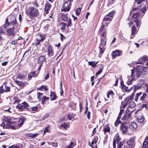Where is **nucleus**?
Here are the masks:
<instances>
[{
    "label": "nucleus",
    "instance_id": "1",
    "mask_svg": "<svg viewBox=\"0 0 148 148\" xmlns=\"http://www.w3.org/2000/svg\"><path fill=\"white\" fill-rule=\"evenodd\" d=\"M38 13V10L33 7H30L28 8V10L26 11V13L29 16L33 17L37 16Z\"/></svg>",
    "mask_w": 148,
    "mask_h": 148
},
{
    "label": "nucleus",
    "instance_id": "2",
    "mask_svg": "<svg viewBox=\"0 0 148 148\" xmlns=\"http://www.w3.org/2000/svg\"><path fill=\"white\" fill-rule=\"evenodd\" d=\"M71 4H70V2L66 1L64 2L62 5V11L67 12L69 11L71 7Z\"/></svg>",
    "mask_w": 148,
    "mask_h": 148
},
{
    "label": "nucleus",
    "instance_id": "3",
    "mask_svg": "<svg viewBox=\"0 0 148 148\" xmlns=\"http://www.w3.org/2000/svg\"><path fill=\"white\" fill-rule=\"evenodd\" d=\"M114 13V11H112L106 15L103 19V21H111L113 18V14Z\"/></svg>",
    "mask_w": 148,
    "mask_h": 148
},
{
    "label": "nucleus",
    "instance_id": "4",
    "mask_svg": "<svg viewBox=\"0 0 148 148\" xmlns=\"http://www.w3.org/2000/svg\"><path fill=\"white\" fill-rule=\"evenodd\" d=\"M142 94V93L139 92L137 93L135 97V100L136 101H137L139 98L140 97V101H143L147 96V95L145 93H144L143 94V96H141V95Z\"/></svg>",
    "mask_w": 148,
    "mask_h": 148
},
{
    "label": "nucleus",
    "instance_id": "5",
    "mask_svg": "<svg viewBox=\"0 0 148 148\" xmlns=\"http://www.w3.org/2000/svg\"><path fill=\"white\" fill-rule=\"evenodd\" d=\"M120 130L123 133H125L127 132L128 127L126 125V123L125 122H123L120 126Z\"/></svg>",
    "mask_w": 148,
    "mask_h": 148
},
{
    "label": "nucleus",
    "instance_id": "6",
    "mask_svg": "<svg viewBox=\"0 0 148 148\" xmlns=\"http://www.w3.org/2000/svg\"><path fill=\"white\" fill-rule=\"evenodd\" d=\"M132 111L130 112L128 109L126 110L125 114L121 119L122 120H125L130 118L131 116V113Z\"/></svg>",
    "mask_w": 148,
    "mask_h": 148
},
{
    "label": "nucleus",
    "instance_id": "7",
    "mask_svg": "<svg viewBox=\"0 0 148 148\" xmlns=\"http://www.w3.org/2000/svg\"><path fill=\"white\" fill-rule=\"evenodd\" d=\"M16 119L14 118H11L10 117H6L4 120L8 124H11L15 122L14 121Z\"/></svg>",
    "mask_w": 148,
    "mask_h": 148
},
{
    "label": "nucleus",
    "instance_id": "8",
    "mask_svg": "<svg viewBox=\"0 0 148 148\" xmlns=\"http://www.w3.org/2000/svg\"><path fill=\"white\" fill-rule=\"evenodd\" d=\"M129 101V97H126L124 100V101H122L121 106V108H124L127 105V103L128 101Z\"/></svg>",
    "mask_w": 148,
    "mask_h": 148
},
{
    "label": "nucleus",
    "instance_id": "9",
    "mask_svg": "<svg viewBox=\"0 0 148 148\" xmlns=\"http://www.w3.org/2000/svg\"><path fill=\"white\" fill-rule=\"evenodd\" d=\"M140 83L139 84H138L135 86L134 92H135L136 90H138L139 88L142 87V85L144 84V81L143 80H140Z\"/></svg>",
    "mask_w": 148,
    "mask_h": 148
},
{
    "label": "nucleus",
    "instance_id": "10",
    "mask_svg": "<svg viewBox=\"0 0 148 148\" xmlns=\"http://www.w3.org/2000/svg\"><path fill=\"white\" fill-rule=\"evenodd\" d=\"M11 24L12 25H15L17 23L16 18L13 16H11L10 17Z\"/></svg>",
    "mask_w": 148,
    "mask_h": 148
},
{
    "label": "nucleus",
    "instance_id": "11",
    "mask_svg": "<svg viewBox=\"0 0 148 148\" xmlns=\"http://www.w3.org/2000/svg\"><path fill=\"white\" fill-rule=\"evenodd\" d=\"M38 108L37 107H32L28 108V111L32 113H35V111H37Z\"/></svg>",
    "mask_w": 148,
    "mask_h": 148
},
{
    "label": "nucleus",
    "instance_id": "12",
    "mask_svg": "<svg viewBox=\"0 0 148 148\" xmlns=\"http://www.w3.org/2000/svg\"><path fill=\"white\" fill-rule=\"evenodd\" d=\"M48 55L49 56H52L53 54V51L52 49V47L50 46H49L48 47Z\"/></svg>",
    "mask_w": 148,
    "mask_h": 148
},
{
    "label": "nucleus",
    "instance_id": "13",
    "mask_svg": "<svg viewBox=\"0 0 148 148\" xmlns=\"http://www.w3.org/2000/svg\"><path fill=\"white\" fill-rule=\"evenodd\" d=\"M136 29L135 27L134 26H133L132 29V34L130 36V38H134V34H136Z\"/></svg>",
    "mask_w": 148,
    "mask_h": 148
},
{
    "label": "nucleus",
    "instance_id": "14",
    "mask_svg": "<svg viewBox=\"0 0 148 148\" xmlns=\"http://www.w3.org/2000/svg\"><path fill=\"white\" fill-rule=\"evenodd\" d=\"M101 42L99 46L104 47L106 45V38H101Z\"/></svg>",
    "mask_w": 148,
    "mask_h": 148
},
{
    "label": "nucleus",
    "instance_id": "15",
    "mask_svg": "<svg viewBox=\"0 0 148 148\" xmlns=\"http://www.w3.org/2000/svg\"><path fill=\"white\" fill-rule=\"evenodd\" d=\"M14 27L10 29H9L7 31V33H8V35L10 36H12L14 34Z\"/></svg>",
    "mask_w": 148,
    "mask_h": 148
},
{
    "label": "nucleus",
    "instance_id": "16",
    "mask_svg": "<svg viewBox=\"0 0 148 148\" xmlns=\"http://www.w3.org/2000/svg\"><path fill=\"white\" fill-rule=\"evenodd\" d=\"M45 59V56H40L38 58V62L39 63L42 64L43 63Z\"/></svg>",
    "mask_w": 148,
    "mask_h": 148
},
{
    "label": "nucleus",
    "instance_id": "17",
    "mask_svg": "<svg viewBox=\"0 0 148 148\" xmlns=\"http://www.w3.org/2000/svg\"><path fill=\"white\" fill-rule=\"evenodd\" d=\"M120 52L118 50H116L114 51H113L112 52V57L113 58H114L116 56H119Z\"/></svg>",
    "mask_w": 148,
    "mask_h": 148
},
{
    "label": "nucleus",
    "instance_id": "18",
    "mask_svg": "<svg viewBox=\"0 0 148 148\" xmlns=\"http://www.w3.org/2000/svg\"><path fill=\"white\" fill-rule=\"evenodd\" d=\"M144 119V118L143 117L142 115H141L140 116H138L137 117L136 121L139 123H141L143 122Z\"/></svg>",
    "mask_w": 148,
    "mask_h": 148
},
{
    "label": "nucleus",
    "instance_id": "19",
    "mask_svg": "<svg viewBox=\"0 0 148 148\" xmlns=\"http://www.w3.org/2000/svg\"><path fill=\"white\" fill-rule=\"evenodd\" d=\"M136 76L138 77H140L142 73L143 70L141 69H138L136 68Z\"/></svg>",
    "mask_w": 148,
    "mask_h": 148
},
{
    "label": "nucleus",
    "instance_id": "20",
    "mask_svg": "<svg viewBox=\"0 0 148 148\" xmlns=\"http://www.w3.org/2000/svg\"><path fill=\"white\" fill-rule=\"evenodd\" d=\"M137 127V125L135 122H132L131 123V125L130 126V128L132 130L136 128Z\"/></svg>",
    "mask_w": 148,
    "mask_h": 148
},
{
    "label": "nucleus",
    "instance_id": "21",
    "mask_svg": "<svg viewBox=\"0 0 148 148\" xmlns=\"http://www.w3.org/2000/svg\"><path fill=\"white\" fill-rule=\"evenodd\" d=\"M51 5L49 3H47L45 5V11L46 13L48 12V10L50 8Z\"/></svg>",
    "mask_w": 148,
    "mask_h": 148
},
{
    "label": "nucleus",
    "instance_id": "22",
    "mask_svg": "<svg viewBox=\"0 0 148 148\" xmlns=\"http://www.w3.org/2000/svg\"><path fill=\"white\" fill-rule=\"evenodd\" d=\"M127 144L128 145V146H131V148H132V146L133 145L134 143L133 139V138H131L127 142Z\"/></svg>",
    "mask_w": 148,
    "mask_h": 148
},
{
    "label": "nucleus",
    "instance_id": "23",
    "mask_svg": "<svg viewBox=\"0 0 148 148\" xmlns=\"http://www.w3.org/2000/svg\"><path fill=\"white\" fill-rule=\"evenodd\" d=\"M50 97L51 101L55 100L56 99V96L53 92H51Z\"/></svg>",
    "mask_w": 148,
    "mask_h": 148
},
{
    "label": "nucleus",
    "instance_id": "24",
    "mask_svg": "<svg viewBox=\"0 0 148 148\" xmlns=\"http://www.w3.org/2000/svg\"><path fill=\"white\" fill-rule=\"evenodd\" d=\"M121 85L122 86L123 88L126 91H128L129 90V89H128V87L124 85L123 81H122L121 82Z\"/></svg>",
    "mask_w": 148,
    "mask_h": 148
},
{
    "label": "nucleus",
    "instance_id": "25",
    "mask_svg": "<svg viewBox=\"0 0 148 148\" xmlns=\"http://www.w3.org/2000/svg\"><path fill=\"white\" fill-rule=\"evenodd\" d=\"M15 82L19 86L21 87H23L25 85V83L21 81H18L17 80H16L15 81Z\"/></svg>",
    "mask_w": 148,
    "mask_h": 148
},
{
    "label": "nucleus",
    "instance_id": "26",
    "mask_svg": "<svg viewBox=\"0 0 148 148\" xmlns=\"http://www.w3.org/2000/svg\"><path fill=\"white\" fill-rule=\"evenodd\" d=\"M98 62H96L95 61H91L88 62V63L89 65H91L92 67H94L96 66Z\"/></svg>",
    "mask_w": 148,
    "mask_h": 148
},
{
    "label": "nucleus",
    "instance_id": "27",
    "mask_svg": "<svg viewBox=\"0 0 148 148\" xmlns=\"http://www.w3.org/2000/svg\"><path fill=\"white\" fill-rule=\"evenodd\" d=\"M99 48L100 49L99 55H100V54L102 55L105 51L106 48L104 47L101 46H99Z\"/></svg>",
    "mask_w": 148,
    "mask_h": 148
},
{
    "label": "nucleus",
    "instance_id": "28",
    "mask_svg": "<svg viewBox=\"0 0 148 148\" xmlns=\"http://www.w3.org/2000/svg\"><path fill=\"white\" fill-rule=\"evenodd\" d=\"M135 105L136 104L133 101H130L129 102L128 107L129 108H132L135 107Z\"/></svg>",
    "mask_w": 148,
    "mask_h": 148
},
{
    "label": "nucleus",
    "instance_id": "29",
    "mask_svg": "<svg viewBox=\"0 0 148 148\" xmlns=\"http://www.w3.org/2000/svg\"><path fill=\"white\" fill-rule=\"evenodd\" d=\"M76 145L75 143H74L73 142H71L70 144L66 146L65 148H73L74 146Z\"/></svg>",
    "mask_w": 148,
    "mask_h": 148
},
{
    "label": "nucleus",
    "instance_id": "30",
    "mask_svg": "<svg viewBox=\"0 0 148 148\" xmlns=\"http://www.w3.org/2000/svg\"><path fill=\"white\" fill-rule=\"evenodd\" d=\"M10 23L8 22V18H6L5 21V23L3 25V26L5 27V29L7 27L10 25Z\"/></svg>",
    "mask_w": 148,
    "mask_h": 148
},
{
    "label": "nucleus",
    "instance_id": "31",
    "mask_svg": "<svg viewBox=\"0 0 148 148\" xmlns=\"http://www.w3.org/2000/svg\"><path fill=\"white\" fill-rule=\"evenodd\" d=\"M104 132L105 134H106V132H110V128L107 125L106 126L104 127Z\"/></svg>",
    "mask_w": 148,
    "mask_h": 148
},
{
    "label": "nucleus",
    "instance_id": "32",
    "mask_svg": "<svg viewBox=\"0 0 148 148\" xmlns=\"http://www.w3.org/2000/svg\"><path fill=\"white\" fill-rule=\"evenodd\" d=\"M60 25H62V26L61 27V29L63 31H64L66 25V23L64 22H62L60 23Z\"/></svg>",
    "mask_w": 148,
    "mask_h": 148
},
{
    "label": "nucleus",
    "instance_id": "33",
    "mask_svg": "<svg viewBox=\"0 0 148 148\" xmlns=\"http://www.w3.org/2000/svg\"><path fill=\"white\" fill-rule=\"evenodd\" d=\"M140 13L138 12L134 13L132 16V19L133 20V18L136 19L138 17L140 16Z\"/></svg>",
    "mask_w": 148,
    "mask_h": 148
},
{
    "label": "nucleus",
    "instance_id": "34",
    "mask_svg": "<svg viewBox=\"0 0 148 148\" xmlns=\"http://www.w3.org/2000/svg\"><path fill=\"white\" fill-rule=\"evenodd\" d=\"M62 18L64 21L67 22L68 17L67 15L66 14H63L62 16Z\"/></svg>",
    "mask_w": 148,
    "mask_h": 148
},
{
    "label": "nucleus",
    "instance_id": "35",
    "mask_svg": "<svg viewBox=\"0 0 148 148\" xmlns=\"http://www.w3.org/2000/svg\"><path fill=\"white\" fill-rule=\"evenodd\" d=\"M38 89L39 90H42L44 91H45L47 90L46 86H42Z\"/></svg>",
    "mask_w": 148,
    "mask_h": 148
},
{
    "label": "nucleus",
    "instance_id": "36",
    "mask_svg": "<svg viewBox=\"0 0 148 148\" xmlns=\"http://www.w3.org/2000/svg\"><path fill=\"white\" fill-rule=\"evenodd\" d=\"M22 104L23 105L24 108H26L27 109V110H28V108H29V106L28 103L25 102H24L22 103Z\"/></svg>",
    "mask_w": 148,
    "mask_h": 148
},
{
    "label": "nucleus",
    "instance_id": "37",
    "mask_svg": "<svg viewBox=\"0 0 148 148\" xmlns=\"http://www.w3.org/2000/svg\"><path fill=\"white\" fill-rule=\"evenodd\" d=\"M141 59V60L143 62H145L147 60H148V56L145 55L143 56L142 58H140V59Z\"/></svg>",
    "mask_w": 148,
    "mask_h": 148
},
{
    "label": "nucleus",
    "instance_id": "38",
    "mask_svg": "<svg viewBox=\"0 0 148 148\" xmlns=\"http://www.w3.org/2000/svg\"><path fill=\"white\" fill-rule=\"evenodd\" d=\"M6 128H11L12 129L15 130V127L13 125H10V124H8L6 125L5 126Z\"/></svg>",
    "mask_w": 148,
    "mask_h": 148
},
{
    "label": "nucleus",
    "instance_id": "39",
    "mask_svg": "<svg viewBox=\"0 0 148 148\" xmlns=\"http://www.w3.org/2000/svg\"><path fill=\"white\" fill-rule=\"evenodd\" d=\"M148 147V141H145L144 142L142 148H146Z\"/></svg>",
    "mask_w": 148,
    "mask_h": 148
},
{
    "label": "nucleus",
    "instance_id": "40",
    "mask_svg": "<svg viewBox=\"0 0 148 148\" xmlns=\"http://www.w3.org/2000/svg\"><path fill=\"white\" fill-rule=\"evenodd\" d=\"M61 126L62 127H64L65 129H66L67 128L69 127V125L65 123H63L62 124Z\"/></svg>",
    "mask_w": 148,
    "mask_h": 148
},
{
    "label": "nucleus",
    "instance_id": "41",
    "mask_svg": "<svg viewBox=\"0 0 148 148\" xmlns=\"http://www.w3.org/2000/svg\"><path fill=\"white\" fill-rule=\"evenodd\" d=\"M104 31H106V30L104 29V25H102L100 28L99 32H103Z\"/></svg>",
    "mask_w": 148,
    "mask_h": 148
},
{
    "label": "nucleus",
    "instance_id": "42",
    "mask_svg": "<svg viewBox=\"0 0 148 148\" xmlns=\"http://www.w3.org/2000/svg\"><path fill=\"white\" fill-rule=\"evenodd\" d=\"M101 33V37L103 38H106V31H104L103 32Z\"/></svg>",
    "mask_w": 148,
    "mask_h": 148
},
{
    "label": "nucleus",
    "instance_id": "43",
    "mask_svg": "<svg viewBox=\"0 0 148 148\" xmlns=\"http://www.w3.org/2000/svg\"><path fill=\"white\" fill-rule=\"evenodd\" d=\"M134 22H135L136 24V26L138 27L141 24V23L140 21H139L138 19H136L134 21Z\"/></svg>",
    "mask_w": 148,
    "mask_h": 148
},
{
    "label": "nucleus",
    "instance_id": "44",
    "mask_svg": "<svg viewBox=\"0 0 148 148\" xmlns=\"http://www.w3.org/2000/svg\"><path fill=\"white\" fill-rule=\"evenodd\" d=\"M6 29L3 26L0 27V31L1 33H4Z\"/></svg>",
    "mask_w": 148,
    "mask_h": 148
},
{
    "label": "nucleus",
    "instance_id": "45",
    "mask_svg": "<svg viewBox=\"0 0 148 148\" xmlns=\"http://www.w3.org/2000/svg\"><path fill=\"white\" fill-rule=\"evenodd\" d=\"M42 93L39 92L37 93L38 98L39 101L42 98Z\"/></svg>",
    "mask_w": 148,
    "mask_h": 148
},
{
    "label": "nucleus",
    "instance_id": "46",
    "mask_svg": "<svg viewBox=\"0 0 148 148\" xmlns=\"http://www.w3.org/2000/svg\"><path fill=\"white\" fill-rule=\"evenodd\" d=\"M16 108L18 109L21 110L24 109L23 105L22 104H19L16 106Z\"/></svg>",
    "mask_w": 148,
    "mask_h": 148
},
{
    "label": "nucleus",
    "instance_id": "47",
    "mask_svg": "<svg viewBox=\"0 0 148 148\" xmlns=\"http://www.w3.org/2000/svg\"><path fill=\"white\" fill-rule=\"evenodd\" d=\"M25 77V76L23 74L20 73L18 76V78L19 79H23Z\"/></svg>",
    "mask_w": 148,
    "mask_h": 148
},
{
    "label": "nucleus",
    "instance_id": "48",
    "mask_svg": "<svg viewBox=\"0 0 148 148\" xmlns=\"http://www.w3.org/2000/svg\"><path fill=\"white\" fill-rule=\"evenodd\" d=\"M32 73H34L33 77H36L38 76L39 73V71H35L34 72H32Z\"/></svg>",
    "mask_w": 148,
    "mask_h": 148
},
{
    "label": "nucleus",
    "instance_id": "49",
    "mask_svg": "<svg viewBox=\"0 0 148 148\" xmlns=\"http://www.w3.org/2000/svg\"><path fill=\"white\" fill-rule=\"evenodd\" d=\"M60 93L61 95H62L63 91V90L62 89V82H60Z\"/></svg>",
    "mask_w": 148,
    "mask_h": 148
},
{
    "label": "nucleus",
    "instance_id": "50",
    "mask_svg": "<svg viewBox=\"0 0 148 148\" xmlns=\"http://www.w3.org/2000/svg\"><path fill=\"white\" fill-rule=\"evenodd\" d=\"M103 66L101 69H100V70H99L98 72H97L96 73V75H99L100 74L102 73L103 70Z\"/></svg>",
    "mask_w": 148,
    "mask_h": 148
},
{
    "label": "nucleus",
    "instance_id": "51",
    "mask_svg": "<svg viewBox=\"0 0 148 148\" xmlns=\"http://www.w3.org/2000/svg\"><path fill=\"white\" fill-rule=\"evenodd\" d=\"M81 11V9L80 8H78L76 10V14L77 15H79Z\"/></svg>",
    "mask_w": 148,
    "mask_h": 148
},
{
    "label": "nucleus",
    "instance_id": "52",
    "mask_svg": "<svg viewBox=\"0 0 148 148\" xmlns=\"http://www.w3.org/2000/svg\"><path fill=\"white\" fill-rule=\"evenodd\" d=\"M33 73H32V72H31L29 74V75L28 76V80H30L32 79V77L33 76Z\"/></svg>",
    "mask_w": 148,
    "mask_h": 148
},
{
    "label": "nucleus",
    "instance_id": "53",
    "mask_svg": "<svg viewBox=\"0 0 148 148\" xmlns=\"http://www.w3.org/2000/svg\"><path fill=\"white\" fill-rule=\"evenodd\" d=\"M5 92H10V87H8L7 86H5Z\"/></svg>",
    "mask_w": 148,
    "mask_h": 148
},
{
    "label": "nucleus",
    "instance_id": "54",
    "mask_svg": "<svg viewBox=\"0 0 148 148\" xmlns=\"http://www.w3.org/2000/svg\"><path fill=\"white\" fill-rule=\"evenodd\" d=\"M118 144L117 147L118 148H121L123 146V144L121 142H120L118 143L117 142Z\"/></svg>",
    "mask_w": 148,
    "mask_h": 148
},
{
    "label": "nucleus",
    "instance_id": "55",
    "mask_svg": "<svg viewBox=\"0 0 148 148\" xmlns=\"http://www.w3.org/2000/svg\"><path fill=\"white\" fill-rule=\"evenodd\" d=\"M23 118H21L20 119V121H21V122L20 123L18 124V126L19 127H21L22 126V125L23 124Z\"/></svg>",
    "mask_w": 148,
    "mask_h": 148
},
{
    "label": "nucleus",
    "instance_id": "56",
    "mask_svg": "<svg viewBox=\"0 0 148 148\" xmlns=\"http://www.w3.org/2000/svg\"><path fill=\"white\" fill-rule=\"evenodd\" d=\"M121 121H119V120H118L116 121L115 122L114 124L116 127H117V125L121 123Z\"/></svg>",
    "mask_w": 148,
    "mask_h": 148
},
{
    "label": "nucleus",
    "instance_id": "57",
    "mask_svg": "<svg viewBox=\"0 0 148 148\" xmlns=\"http://www.w3.org/2000/svg\"><path fill=\"white\" fill-rule=\"evenodd\" d=\"M71 25H72V23H71V19L70 18H69V21L68 22L67 27H71Z\"/></svg>",
    "mask_w": 148,
    "mask_h": 148
},
{
    "label": "nucleus",
    "instance_id": "58",
    "mask_svg": "<svg viewBox=\"0 0 148 148\" xmlns=\"http://www.w3.org/2000/svg\"><path fill=\"white\" fill-rule=\"evenodd\" d=\"M46 132H48L49 133L50 132V130L48 128H46L44 130V131L43 135H45L46 133Z\"/></svg>",
    "mask_w": 148,
    "mask_h": 148
},
{
    "label": "nucleus",
    "instance_id": "59",
    "mask_svg": "<svg viewBox=\"0 0 148 148\" xmlns=\"http://www.w3.org/2000/svg\"><path fill=\"white\" fill-rule=\"evenodd\" d=\"M49 116V114H45L42 118V120L43 121L45 119L47 118H48Z\"/></svg>",
    "mask_w": 148,
    "mask_h": 148
},
{
    "label": "nucleus",
    "instance_id": "60",
    "mask_svg": "<svg viewBox=\"0 0 148 148\" xmlns=\"http://www.w3.org/2000/svg\"><path fill=\"white\" fill-rule=\"evenodd\" d=\"M147 8L145 6L143 7L141 9V11L143 13L145 12V11L147 10Z\"/></svg>",
    "mask_w": 148,
    "mask_h": 148
},
{
    "label": "nucleus",
    "instance_id": "61",
    "mask_svg": "<svg viewBox=\"0 0 148 148\" xmlns=\"http://www.w3.org/2000/svg\"><path fill=\"white\" fill-rule=\"evenodd\" d=\"M51 145L54 147H56L58 146V143H57L52 142L51 143Z\"/></svg>",
    "mask_w": 148,
    "mask_h": 148
},
{
    "label": "nucleus",
    "instance_id": "62",
    "mask_svg": "<svg viewBox=\"0 0 148 148\" xmlns=\"http://www.w3.org/2000/svg\"><path fill=\"white\" fill-rule=\"evenodd\" d=\"M49 99L48 97H47L45 96L43 97L42 99V101L43 102L45 101L46 100H48Z\"/></svg>",
    "mask_w": 148,
    "mask_h": 148
},
{
    "label": "nucleus",
    "instance_id": "63",
    "mask_svg": "<svg viewBox=\"0 0 148 148\" xmlns=\"http://www.w3.org/2000/svg\"><path fill=\"white\" fill-rule=\"evenodd\" d=\"M145 107V109H147V110L148 109L147 106V105L146 104H143L141 106V108H143Z\"/></svg>",
    "mask_w": 148,
    "mask_h": 148
},
{
    "label": "nucleus",
    "instance_id": "64",
    "mask_svg": "<svg viewBox=\"0 0 148 148\" xmlns=\"http://www.w3.org/2000/svg\"><path fill=\"white\" fill-rule=\"evenodd\" d=\"M98 138L97 137H95L94 139L92 141L94 142L95 144H96L97 142Z\"/></svg>",
    "mask_w": 148,
    "mask_h": 148
}]
</instances>
